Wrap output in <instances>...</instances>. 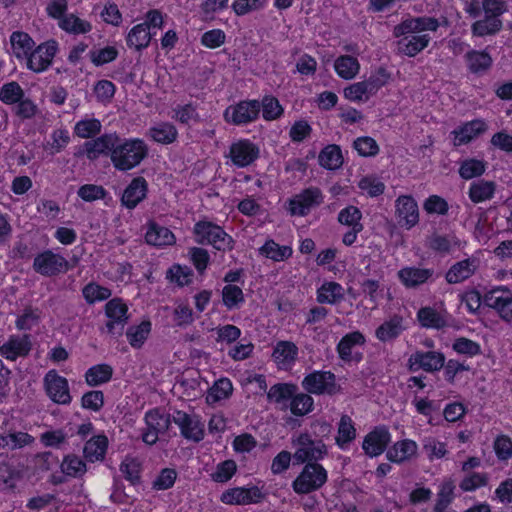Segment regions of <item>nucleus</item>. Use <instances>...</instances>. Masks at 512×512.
Here are the masks:
<instances>
[{
	"label": "nucleus",
	"mask_w": 512,
	"mask_h": 512,
	"mask_svg": "<svg viewBox=\"0 0 512 512\" xmlns=\"http://www.w3.org/2000/svg\"><path fill=\"white\" fill-rule=\"evenodd\" d=\"M148 155V147L141 139H125L118 137L117 144L111 154V162L115 169L128 171L138 166Z\"/></svg>",
	"instance_id": "1"
},
{
	"label": "nucleus",
	"mask_w": 512,
	"mask_h": 512,
	"mask_svg": "<svg viewBox=\"0 0 512 512\" xmlns=\"http://www.w3.org/2000/svg\"><path fill=\"white\" fill-rule=\"evenodd\" d=\"M196 241L199 244L212 245L219 251H230L234 247L233 238L222 227L210 221H199L194 226Z\"/></svg>",
	"instance_id": "2"
},
{
	"label": "nucleus",
	"mask_w": 512,
	"mask_h": 512,
	"mask_svg": "<svg viewBox=\"0 0 512 512\" xmlns=\"http://www.w3.org/2000/svg\"><path fill=\"white\" fill-rule=\"evenodd\" d=\"M326 481L327 472L320 464L307 463L293 481L292 487L297 494H308L320 489Z\"/></svg>",
	"instance_id": "3"
},
{
	"label": "nucleus",
	"mask_w": 512,
	"mask_h": 512,
	"mask_svg": "<svg viewBox=\"0 0 512 512\" xmlns=\"http://www.w3.org/2000/svg\"><path fill=\"white\" fill-rule=\"evenodd\" d=\"M261 111L260 101L242 100L228 106L223 114L224 120L236 126L247 125L256 121Z\"/></svg>",
	"instance_id": "4"
},
{
	"label": "nucleus",
	"mask_w": 512,
	"mask_h": 512,
	"mask_svg": "<svg viewBox=\"0 0 512 512\" xmlns=\"http://www.w3.org/2000/svg\"><path fill=\"white\" fill-rule=\"evenodd\" d=\"M324 195L318 187H309L289 200L288 210L293 216H306L313 208L320 206Z\"/></svg>",
	"instance_id": "5"
},
{
	"label": "nucleus",
	"mask_w": 512,
	"mask_h": 512,
	"mask_svg": "<svg viewBox=\"0 0 512 512\" xmlns=\"http://www.w3.org/2000/svg\"><path fill=\"white\" fill-rule=\"evenodd\" d=\"M302 387L312 394L334 395L340 391L335 375L330 371H314L302 381Z\"/></svg>",
	"instance_id": "6"
},
{
	"label": "nucleus",
	"mask_w": 512,
	"mask_h": 512,
	"mask_svg": "<svg viewBox=\"0 0 512 512\" xmlns=\"http://www.w3.org/2000/svg\"><path fill=\"white\" fill-rule=\"evenodd\" d=\"M33 269L46 277L66 273L70 269L69 262L51 250L38 254L33 261Z\"/></svg>",
	"instance_id": "7"
},
{
	"label": "nucleus",
	"mask_w": 512,
	"mask_h": 512,
	"mask_svg": "<svg viewBox=\"0 0 512 512\" xmlns=\"http://www.w3.org/2000/svg\"><path fill=\"white\" fill-rule=\"evenodd\" d=\"M265 499V494L257 486L249 488L235 487L224 491L220 500L227 505L258 504Z\"/></svg>",
	"instance_id": "8"
},
{
	"label": "nucleus",
	"mask_w": 512,
	"mask_h": 512,
	"mask_svg": "<svg viewBox=\"0 0 512 512\" xmlns=\"http://www.w3.org/2000/svg\"><path fill=\"white\" fill-rule=\"evenodd\" d=\"M44 386L48 397L57 404L66 405L71 402L69 385L66 378L55 370H50L44 377Z\"/></svg>",
	"instance_id": "9"
},
{
	"label": "nucleus",
	"mask_w": 512,
	"mask_h": 512,
	"mask_svg": "<svg viewBox=\"0 0 512 512\" xmlns=\"http://www.w3.org/2000/svg\"><path fill=\"white\" fill-rule=\"evenodd\" d=\"M173 422L180 428L185 439L199 442L204 437V424L197 416H191L184 411L174 410L172 413Z\"/></svg>",
	"instance_id": "10"
},
{
	"label": "nucleus",
	"mask_w": 512,
	"mask_h": 512,
	"mask_svg": "<svg viewBox=\"0 0 512 512\" xmlns=\"http://www.w3.org/2000/svg\"><path fill=\"white\" fill-rule=\"evenodd\" d=\"M128 307L119 298L108 301L105 305V314L109 318L106 323L107 332L121 335L125 324L128 321Z\"/></svg>",
	"instance_id": "11"
},
{
	"label": "nucleus",
	"mask_w": 512,
	"mask_h": 512,
	"mask_svg": "<svg viewBox=\"0 0 512 512\" xmlns=\"http://www.w3.org/2000/svg\"><path fill=\"white\" fill-rule=\"evenodd\" d=\"M445 364V357L437 351H416L408 359V368L411 372L423 369L426 372L440 370Z\"/></svg>",
	"instance_id": "12"
},
{
	"label": "nucleus",
	"mask_w": 512,
	"mask_h": 512,
	"mask_svg": "<svg viewBox=\"0 0 512 512\" xmlns=\"http://www.w3.org/2000/svg\"><path fill=\"white\" fill-rule=\"evenodd\" d=\"M118 135L116 133H106L92 140L86 141L83 145V152L86 157L93 161L100 155L112 154L117 144Z\"/></svg>",
	"instance_id": "13"
},
{
	"label": "nucleus",
	"mask_w": 512,
	"mask_h": 512,
	"mask_svg": "<svg viewBox=\"0 0 512 512\" xmlns=\"http://www.w3.org/2000/svg\"><path fill=\"white\" fill-rule=\"evenodd\" d=\"M56 51V41H48L39 45L27 59L28 68L37 73L45 71L51 65Z\"/></svg>",
	"instance_id": "14"
},
{
	"label": "nucleus",
	"mask_w": 512,
	"mask_h": 512,
	"mask_svg": "<svg viewBox=\"0 0 512 512\" xmlns=\"http://www.w3.org/2000/svg\"><path fill=\"white\" fill-rule=\"evenodd\" d=\"M229 156L234 165L246 167L259 157V148L250 140H239L230 146Z\"/></svg>",
	"instance_id": "15"
},
{
	"label": "nucleus",
	"mask_w": 512,
	"mask_h": 512,
	"mask_svg": "<svg viewBox=\"0 0 512 512\" xmlns=\"http://www.w3.org/2000/svg\"><path fill=\"white\" fill-rule=\"evenodd\" d=\"M148 183L142 176L133 178L125 188L121 196V205L132 210L138 206L147 196Z\"/></svg>",
	"instance_id": "16"
},
{
	"label": "nucleus",
	"mask_w": 512,
	"mask_h": 512,
	"mask_svg": "<svg viewBox=\"0 0 512 512\" xmlns=\"http://www.w3.org/2000/svg\"><path fill=\"white\" fill-rule=\"evenodd\" d=\"M395 213L398 223L407 229L414 227L419 221L418 205L411 196L403 195L396 200Z\"/></svg>",
	"instance_id": "17"
},
{
	"label": "nucleus",
	"mask_w": 512,
	"mask_h": 512,
	"mask_svg": "<svg viewBox=\"0 0 512 512\" xmlns=\"http://www.w3.org/2000/svg\"><path fill=\"white\" fill-rule=\"evenodd\" d=\"M364 343L365 337L361 332L354 331L346 334L337 345L339 357L345 362H350L352 360L359 361L361 357L357 353L353 354V349L356 346L363 345Z\"/></svg>",
	"instance_id": "18"
},
{
	"label": "nucleus",
	"mask_w": 512,
	"mask_h": 512,
	"mask_svg": "<svg viewBox=\"0 0 512 512\" xmlns=\"http://www.w3.org/2000/svg\"><path fill=\"white\" fill-rule=\"evenodd\" d=\"M31 350L29 335L11 336L7 342L0 346V354L9 360L26 356Z\"/></svg>",
	"instance_id": "19"
},
{
	"label": "nucleus",
	"mask_w": 512,
	"mask_h": 512,
	"mask_svg": "<svg viewBox=\"0 0 512 512\" xmlns=\"http://www.w3.org/2000/svg\"><path fill=\"white\" fill-rule=\"evenodd\" d=\"M486 129L487 126L482 120H473L467 122L463 126L451 132V134L454 136L453 144L454 146L467 144L480 134L484 133Z\"/></svg>",
	"instance_id": "20"
},
{
	"label": "nucleus",
	"mask_w": 512,
	"mask_h": 512,
	"mask_svg": "<svg viewBox=\"0 0 512 512\" xmlns=\"http://www.w3.org/2000/svg\"><path fill=\"white\" fill-rule=\"evenodd\" d=\"M487 306L498 311L506 322H512V296H503L500 290H493L485 296Z\"/></svg>",
	"instance_id": "21"
},
{
	"label": "nucleus",
	"mask_w": 512,
	"mask_h": 512,
	"mask_svg": "<svg viewBox=\"0 0 512 512\" xmlns=\"http://www.w3.org/2000/svg\"><path fill=\"white\" fill-rule=\"evenodd\" d=\"M345 298V291L342 285L334 281L324 282L317 289L316 300L320 304L335 305Z\"/></svg>",
	"instance_id": "22"
},
{
	"label": "nucleus",
	"mask_w": 512,
	"mask_h": 512,
	"mask_svg": "<svg viewBox=\"0 0 512 512\" xmlns=\"http://www.w3.org/2000/svg\"><path fill=\"white\" fill-rule=\"evenodd\" d=\"M156 31H150L146 24H137L129 32L126 37V43L129 48L141 51L147 48Z\"/></svg>",
	"instance_id": "23"
},
{
	"label": "nucleus",
	"mask_w": 512,
	"mask_h": 512,
	"mask_svg": "<svg viewBox=\"0 0 512 512\" xmlns=\"http://www.w3.org/2000/svg\"><path fill=\"white\" fill-rule=\"evenodd\" d=\"M430 42L428 34L405 36L397 42L398 51L406 56L413 57L424 50Z\"/></svg>",
	"instance_id": "24"
},
{
	"label": "nucleus",
	"mask_w": 512,
	"mask_h": 512,
	"mask_svg": "<svg viewBox=\"0 0 512 512\" xmlns=\"http://www.w3.org/2000/svg\"><path fill=\"white\" fill-rule=\"evenodd\" d=\"M76 435L85 441L84 448H108L109 440L104 433L96 434L91 422L81 424Z\"/></svg>",
	"instance_id": "25"
},
{
	"label": "nucleus",
	"mask_w": 512,
	"mask_h": 512,
	"mask_svg": "<svg viewBox=\"0 0 512 512\" xmlns=\"http://www.w3.org/2000/svg\"><path fill=\"white\" fill-rule=\"evenodd\" d=\"M145 240L153 246H165L172 245L175 242V236L167 227L150 222L145 234Z\"/></svg>",
	"instance_id": "26"
},
{
	"label": "nucleus",
	"mask_w": 512,
	"mask_h": 512,
	"mask_svg": "<svg viewBox=\"0 0 512 512\" xmlns=\"http://www.w3.org/2000/svg\"><path fill=\"white\" fill-rule=\"evenodd\" d=\"M380 85L374 80H366L354 83L344 89V96L350 101H362L364 98L368 99L378 91Z\"/></svg>",
	"instance_id": "27"
},
{
	"label": "nucleus",
	"mask_w": 512,
	"mask_h": 512,
	"mask_svg": "<svg viewBox=\"0 0 512 512\" xmlns=\"http://www.w3.org/2000/svg\"><path fill=\"white\" fill-rule=\"evenodd\" d=\"M147 135L155 142L168 145L176 141L178 131L169 122H161L149 128Z\"/></svg>",
	"instance_id": "28"
},
{
	"label": "nucleus",
	"mask_w": 512,
	"mask_h": 512,
	"mask_svg": "<svg viewBox=\"0 0 512 512\" xmlns=\"http://www.w3.org/2000/svg\"><path fill=\"white\" fill-rule=\"evenodd\" d=\"M476 264L474 259H465L454 264L446 274V280L450 284L460 283L474 274Z\"/></svg>",
	"instance_id": "29"
},
{
	"label": "nucleus",
	"mask_w": 512,
	"mask_h": 512,
	"mask_svg": "<svg viewBox=\"0 0 512 512\" xmlns=\"http://www.w3.org/2000/svg\"><path fill=\"white\" fill-rule=\"evenodd\" d=\"M398 275L406 287H416L425 283L433 275V270L406 267L401 269Z\"/></svg>",
	"instance_id": "30"
},
{
	"label": "nucleus",
	"mask_w": 512,
	"mask_h": 512,
	"mask_svg": "<svg viewBox=\"0 0 512 512\" xmlns=\"http://www.w3.org/2000/svg\"><path fill=\"white\" fill-rule=\"evenodd\" d=\"M334 68L339 77L349 80L358 74L360 65L357 58L350 55H344L339 56L335 60Z\"/></svg>",
	"instance_id": "31"
},
{
	"label": "nucleus",
	"mask_w": 512,
	"mask_h": 512,
	"mask_svg": "<svg viewBox=\"0 0 512 512\" xmlns=\"http://www.w3.org/2000/svg\"><path fill=\"white\" fill-rule=\"evenodd\" d=\"M319 164L329 170H335L341 167L343 157L339 146L332 144L322 149L318 157Z\"/></svg>",
	"instance_id": "32"
},
{
	"label": "nucleus",
	"mask_w": 512,
	"mask_h": 512,
	"mask_svg": "<svg viewBox=\"0 0 512 512\" xmlns=\"http://www.w3.org/2000/svg\"><path fill=\"white\" fill-rule=\"evenodd\" d=\"M113 368L108 364H98L89 368L85 373V379L89 386L95 387L111 380Z\"/></svg>",
	"instance_id": "33"
},
{
	"label": "nucleus",
	"mask_w": 512,
	"mask_h": 512,
	"mask_svg": "<svg viewBox=\"0 0 512 512\" xmlns=\"http://www.w3.org/2000/svg\"><path fill=\"white\" fill-rule=\"evenodd\" d=\"M468 68L472 73L487 71L492 65L491 56L485 51L472 50L465 55Z\"/></svg>",
	"instance_id": "34"
},
{
	"label": "nucleus",
	"mask_w": 512,
	"mask_h": 512,
	"mask_svg": "<svg viewBox=\"0 0 512 512\" xmlns=\"http://www.w3.org/2000/svg\"><path fill=\"white\" fill-rule=\"evenodd\" d=\"M502 26V21L499 18L485 16L484 19L473 23L471 30L474 36L483 37L498 33Z\"/></svg>",
	"instance_id": "35"
},
{
	"label": "nucleus",
	"mask_w": 512,
	"mask_h": 512,
	"mask_svg": "<svg viewBox=\"0 0 512 512\" xmlns=\"http://www.w3.org/2000/svg\"><path fill=\"white\" fill-rule=\"evenodd\" d=\"M172 415L161 413L160 410L155 409L146 413L145 420L149 429H152L161 435L167 433L171 424Z\"/></svg>",
	"instance_id": "36"
},
{
	"label": "nucleus",
	"mask_w": 512,
	"mask_h": 512,
	"mask_svg": "<svg viewBox=\"0 0 512 512\" xmlns=\"http://www.w3.org/2000/svg\"><path fill=\"white\" fill-rule=\"evenodd\" d=\"M417 317L423 327L441 329L447 325V321L443 315L431 307H423Z\"/></svg>",
	"instance_id": "37"
},
{
	"label": "nucleus",
	"mask_w": 512,
	"mask_h": 512,
	"mask_svg": "<svg viewBox=\"0 0 512 512\" xmlns=\"http://www.w3.org/2000/svg\"><path fill=\"white\" fill-rule=\"evenodd\" d=\"M34 437L26 432H11L0 435V448H23L34 443Z\"/></svg>",
	"instance_id": "38"
},
{
	"label": "nucleus",
	"mask_w": 512,
	"mask_h": 512,
	"mask_svg": "<svg viewBox=\"0 0 512 512\" xmlns=\"http://www.w3.org/2000/svg\"><path fill=\"white\" fill-rule=\"evenodd\" d=\"M61 29L72 34H85L91 31L92 25L85 20L80 19L74 14H68L59 21Z\"/></svg>",
	"instance_id": "39"
},
{
	"label": "nucleus",
	"mask_w": 512,
	"mask_h": 512,
	"mask_svg": "<svg viewBox=\"0 0 512 512\" xmlns=\"http://www.w3.org/2000/svg\"><path fill=\"white\" fill-rule=\"evenodd\" d=\"M102 129L101 122L96 118H85L78 121L74 127V134L82 139L94 138Z\"/></svg>",
	"instance_id": "40"
},
{
	"label": "nucleus",
	"mask_w": 512,
	"mask_h": 512,
	"mask_svg": "<svg viewBox=\"0 0 512 512\" xmlns=\"http://www.w3.org/2000/svg\"><path fill=\"white\" fill-rule=\"evenodd\" d=\"M495 183L493 181H478L471 185L469 197L472 202L479 203L491 199L495 192Z\"/></svg>",
	"instance_id": "41"
},
{
	"label": "nucleus",
	"mask_w": 512,
	"mask_h": 512,
	"mask_svg": "<svg viewBox=\"0 0 512 512\" xmlns=\"http://www.w3.org/2000/svg\"><path fill=\"white\" fill-rule=\"evenodd\" d=\"M233 391V386L228 378H221L214 383L208 390L206 401L209 404H214L222 399H226Z\"/></svg>",
	"instance_id": "42"
},
{
	"label": "nucleus",
	"mask_w": 512,
	"mask_h": 512,
	"mask_svg": "<svg viewBox=\"0 0 512 512\" xmlns=\"http://www.w3.org/2000/svg\"><path fill=\"white\" fill-rule=\"evenodd\" d=\"M259 252L274 261H283L292 255V249L289 246H280L273 240L266 241Z\"/></svg>",
	"instance_id": "43"
},
{
	"label": "nucleus",
	"mask_w": 512,
	"mask_h": 512,
	"mask_svg": "<svg viewBox=\"0 0 512 512\" xmlns=\"http://www.w3.org/2000/svg\"><path fill=\"white\" fill-rule=\"evenodd\" d=\"M298 354L297 346L289 341H280L274 348L273 357L280 364L292 363Z\"/></svg>",
	"instance_id": "44"
},
{
	"label": "nucleus",
	"mask_w": 512,
	"mask_h": 512,
	"mask_svg": "<svg viewBox=\"0 0 512 512\" xmlns=\"http://www.w3.org/2000/svg\"><path fill=\"white\" fill-rule=\"evenodd\" d=\"M22 475L19 470L9 464L3 463L0 465V490L12 491L17 482L21 479Z\"/></svg>",
	"instance_id": "45"
},
{
	"label": "nucleus",
	"mask_w": 512,
	"mask_h": 512,
	"mask_svg": "<svg viewBox=\"0 0 512 512\" xmlns=\"http://www.w3.org/2000/svg\"><path fill=\"white\" fill-rule=\"evenodd\" d=\"M151 330V323L143 321L137 326H131L126 332L129 344L134 348H140L147 339Z\"/></svg>",
	"instance_id": "46"
},
{
	"label": "nucleus",
	"mask_w": 512,
	"mask_h": 512,
	"mask_svg": "<svg viewBox=\"0 0 512 512\" xmlns=\"http://www.w3.org/2000/svg\"><path fill=\"white\" fill-rule=\"evenodd\" d=\"M297 391V386L288 383H281L273 385L267 393V397L270 401L276 403H284L291 400Z\"/></svg>",
	"instance_id": "47"
},
{
	"label": "nucleus",
	"mask_w": 512,
	"mask_h": 512,
	"mask_svg": "<svg viewBox=\"0 0 512 512\" xmlns=\"http://www.w3.org/2000/svg\"><path fill=\"white\" fill-rule=\"evenodd\" d=\"M262 108V116L266 121H273L280 118L284 112L283 107L278 99L274 96L267 95L260 101Z\"/></svg>",
	"instance_id": "48"
},
{
	"label": "nucleus",
	"mask_w": 512,
	"mask_h": 512,
	"mask_svg": "<svg viewBox=\"0 0 512 512\" xmlns=\"http://www.w3.org/2000/svg\"><path fill=\"white\" fill-rule=\"evenodd\" d=\"M358 187L362 193L370 197H377L384 192V183L381 177L376 175L364 176L358 182Z\"/></svg>",
	"instance_id": "49"
},
{
	"label": "nucleus",
	"mask_w": 512,
	"mask_h": 512,
	"mask_svg": "<svg viewBox=\"0 0 512 512\" xmlns=\"http://www.w3.org/2000/svg\"><path fill=\"white\" fill-rule=\"evenodd\" d=\"M120 471L132 485L140 483L141 463L132 457H126L120 465Z\"/></svg>",
	"instance_id": "50"
},
{
	"label": "nucleus",
	"mask_w": 512,
	"mask_h": 512,
	"mask_svg": "<svg viewBox=\"0 0 512 512\" xmlns=\"http://www.w3.org/2000/svg\"><path fill=\"white\" fill-rule=\"evenodd\" d=\"M222 300L229 310L238 307L245 301L242 289L233 284H227L223 287Z\"/></svg>",
	"instance_id": "51"
},
{
	"label": "nucleus",
	"mask_w": 512,
	"mask_h": 512,
	"mask_svg": "<svg viewBox=\"0 0 512 512\" xmlns=\"http://www.w3.org/2000/svg\"><path fill=\"white\" fill-rule=\"evenodd\" d=\"M455 485L451 480L444 481L437 494L434 512H444L454 498Z\"/></svg>",
	"instance_id": "52"
},
{
	"label": "nucleus",
	"mask_w": 512,
	"mask_h": 512,
	"mask_svg": "<svg viewBox=\"0 0 512 512\" xmlns=\"http://www.w3.org/2000/svg\"><path fill=\"white\" fill-rule=\"evenodd\" d=\"M361 218L362 212L353 205L347 206L338 214L339 223L356 229H363V225L360 222Z\"/></svg>",
	"instance_id": "53"
},
{
	"label": "nucleus",
	"mask_w": 512,
	"mask_h": 512,
	"mask_svg": "<svg viewBox=\"0 0 512 512\" xmlns=\"http://www.w3.org/2000/svg\"><path fill=\"white\" fill-rule=\"evenodd\" d=\"M485 163L477 159H467L463 161L459 168V175L465 180L479 177L485 172Z\"/></svg>",
	"instance_id": "54"
},
{
	"label": "nucleus",
	"mask_w": 512,
	"mask_h": 512,
	"mask_svg": "<svg viewBox=\"0 0 512 512\" xmlns=\"http://www.w3.org/2000/svg\"><path fill=\"white\" fill-rule=\"evenodd\" d=\"M356 436V430L354 428L352 419L343 415L339 422L338 436L335 438L336 443L340 446L350 443Z\"/></svg>",
	"instance_id": "55"
},
{
	"label": "nucleus",
	"mask_w": 512,
	"mask_h": 512,
	"mask_svg": "<svg viewBox=\"0 0 512 512\" xmlns=\"http://www.w3.org/2000/svg\"><path fill=\"white\" fill-rule=\"evenodd\" d=\"M23 96V89L15 81L4 84L0 89V100L8 105L19 102Z\"/></svg>",
	"instance_id": "56"
},
{
	"label": "nucleus",
	"mask_w": 512,
	"mask_h": 512,
	"mask_svg": "<svg viewBox=\"0 0 512 512\" xmlns=\"http://www.w3.org/2000/svg\"><path fill=\"white\" fill-rule=\"evenodd\" d=\"M237 465L234 460H225L216 466L215 471L210 475L217 483L228 482L236 473Z\"/></svg>",
	"instance_id": "57"
},
{
	"label": "nucleus",
	"mask_w": 512,
	"mask_h": 512,
	"mask_svg": "<svg viewBox=\"0 0 512 512\" xmlns=\"http://www.w3.org/2000/svg\"><path fill=\"white\" fill-rule=\"evenodd\" d=\"M41 318V311L31 306L26 307L23 313L16 320V327L19 330H30L38 324Z\"/></svg>",
	"instance_id": "58"
},
{
	"label": "nucleus",
	"mask_w": 512,
	"mask_h": 512,
	"mask_svg": "<svg viewBox=\"0 0 512 512\" xmlns=\"http://www.w3.org/2000/svg\"><path fill=\"white\" fill-rule=\"evenodd\" d=\"M62 472L68 476L77 477L81 476L86 471L85 462L75 455H68L64 458L61 464Z\"/></svg>",
	"instance_id": "59"
},
{
	"label": "nucleus",
	"mask_w": 512,
	"mask_h": 512,
	"mask_svg": "<svg viewBox=\"0 0 512 512\" xmlns=\"http://www.w3.org/2000/svg\"><path fill=\"white\" fill-rule=\"evenodd\" d=\"M313 403V398L308 394H294L291 399L290 409L294 415L303 416L311 411Z\"/></svg>",
	"instance_id": "60"
},
{
	"label": "nucleus",
	"mask_w": 512,
	"mask_h": 512,
	"mask_svg": "<svg viewBox=\"0 0 512 512\" xmlns=\"http://www.w3.org/2000/svg\"><path fill=\"white\" fill-rule=\"evenodd\" d=\"M89 56L95 66H102L114 61L118 56V50L113 46H107L102 49L91 50Z\"/></svg>",
	"instance_id": "61"
},
{
	"label": "nucleus",
	"mask_w": 512,
	"mask_h": 512,
	"mask_svg": "<svg viewBox=\"0 0 512 512\" xmlns=\"http://www.w3.org/2000/svg\"><path fill=\"white\" fill-rule=\"evenodd\" d=\"M214 331L217 335L216 341L218 343H225L227 345L234 343L241 336V330L232 324L216 327Z\"/></svg>",
	"instance_id": "62"
},
{
	"label": "nucleus",
	"mask_w": 512,
	"mask_h": 512,
	"mask_svg": "<svg viewBox=\"0 0 512 512\" xmlns=\"http://www.w3.org/2000/svg\"><path fill=\"white\" fill-rule=\"evenodd\" d=\"M83 297L88 303L106 300L111 296L110 289L95 283H90L83 288Z\"/></svg>",
	"instance_id": "63"
},
{
	"label": "nucleus",
	"mask_w": 512,
	"mask_h": 512,
	"mask_svg": "<svg viewBox=\"0 0 512 512\" xmlns=\"http://www.w3.org/2000/svg\"><path fill=\"white\" fill-rule=\"evenodd\" d=\"M115 91L116 87L114 83L109 80H99L94 86V93L97 101L104 104L111 102Z\"/></svg>",
	"instance_id": "64"
}]
</instances>
